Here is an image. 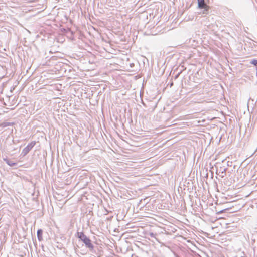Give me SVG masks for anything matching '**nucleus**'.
I'll return each instance as SVG.
<instances>
[{"mask_svg": "<svg viewBox=\"0 0 257 257\" xmlns=\"http://www.w3.org/2000/svg\"><path fill=\"white\" fill-rule=\"evenodd\" d=\"M77 236L86 244L87 247L91 248L93 247L91 240L83 233V232H78Z\"/></svg>", "mask_w": 257, "mask_h": 257, "instance_id": "obj_1", "label": "nucleus"}, {"mask_svg": "<svg viewBox=\"0 0 257 257\" xmlns=\"http://www.w3.org/2000/svg\"><path fill=\"white\" fill-rule=\"evenodd\" d=\"M36 143L35 141L30 143L23 150V153L24 155H26L33 148L35 145Z\"/></svg>", "mask_w": 257, "mask_h": 257, "instance_id": "obj_2", "label": "nucleus"}, {"mask_svg": "<svg viewBox=\"0 0 257 257\" xmlns=\"http://www.w3.org/2000/svg\"><path fill=\"white\" fill-rule=\"evenodd\" d=\"M198 7L201 9H204L206 11L209 9V6L207 5L204 2V0H197Z\"/></svg>", "mask_w": 257, "mask_h": 257, "instance_id": "obj_3", "label": "nucleus"}, {"mask_svg": "<svg viewBox=\"0 0 257 257\" xmlns=\"http://www.w3.org/2000/svg\"><path fill=\"white\" fill-rule=\"evenodd\" d=\"M6 163L9 165L10 166H13L16 164V163L13 162L12 161H10L8 159H5Z\"/></svg>", "mask_w": 257, "mask_h": 257, "instance_id": "obj_4", "label": "nucleus"}, {"mask_svg": "<svg viewBox=\"0 0 257 257\" xmlns=\"http://www.w3.org/2000/svg\"><path fill=\"white\" fill-rule=\"evenodd\" d=\"M42 231L41 229H39L37 231V234H38V236L39 238V236L42 234Z\"/></svg>", "mask_w": 257, "mask_h": 257, "instance_id": "obj_5", "label": "nucleus"}, {"mask_svg": "<svg viewBox=\"0 0 257 257\" xmlns=\"http://www.w3.org/2000/svg\"><path fill=\"white\" fill-rule=\"evenodd\" d=\"M252 64H254L255 65H257V60H253L252 61Z\"/></svg>", "mask_w": 257, "mask_h": 257, "instance_id": "obj_6", "label": "nucleus"}]
</instances>
